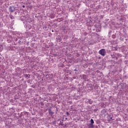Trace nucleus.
<instances>
[{
	"instance_id": "1",
	"label": "nucleus",
	"mask_w": 128,
	"mask_h": 128,
	"mask_svg": "<svg viewBox=\"0 0 128 128\" xmlns=\"http://www.w3.org/2000/svg\"><path fill=\"white\" fill-rule=\"evenodd\" d=\"M99 54L101 56H106V49H102L99 51Z\"/></svg>"
},
{
	"instance_id": "2",
	"label": "nucleus",
	"mask_w": 128,
	"mask_h": 128,
	"mask_svg": "<svg viewBox=\"0 0 128 128\" xmlns=\"http://www.w3.org/2000/svg\"><path fill=\"white\" fill-rule=\"evenodd\" d=\"M10 10V12H14V8H12V7L10 6L9 8Z\"/></svg>"
},
{
	"instance_id": "3",
	"label": "nucleus",
	"mask_w": 128,
	"mask_h": 128,
	"mask_svg": "<svg viewBox=\"0 0 128 128\" xmlns=\"http://www.w3.org/2000/svg\"><path fill=\"white\" fill-rule=\"evenodd\" d=\"M93 102L91 99H90L88 100V104H92Z\"/></svg>"
},
{
	"instance_id": "4",
	"label": "nucleus",
	"mask_w": 128,
	"mask_h": 128,
	"mask_svg": "<svg viewBox=\"0 0 128 128\" xmlns=\"http://www.w3.org/2000/svg\"><path fill=\"white\" fill-rule=\"evenodd\" d=\"M90 124H94V120L91 119L90 120Z\"/></svg>"
},
{
	"instance_id": "5",
	"label": "nucleus",
	"mask_w": 128,
	"mask_h": 128,
	"mask_svg": "<svg viewBox=\"0 0 128 128\" xmlns=\"http://www.w3.org/2000/svg\"><path fill=\"white\" fill-rule=\"evenodd\" d=\"M49 114H54V112H52V110H50V109L49 110Z\"/></svg>"
},
{
	"instance_id": "6",
	"label": "nucleus",
	"mask_w": 128,
	"mask_h": 128,
	"mask_svg": "<svg viewBox=\"0 0 128 128\" xmlns=\"http://www.w3.org/2000/svg\"><path fill=\"white\" fill-rule=\"evenodd\" d=\"M90 126L92 128H94V124H90Z\"/></svg>"
},
{
	"instance_id": "7",
	"label": "nucleus",
	"mask_w": 128,
	"mask_h": 128,
	"mask_svg": "<svg viewBox=\"0 0 128 128\" xmlns=\"http://www.w3.org/2000/svg\"><path fill=\"white\" fill-rule=\"evenodd\" d=\"M22 8H26V6H24H24H22Z\"/></svg>"
},
{
	"instance_id": "8",
	"label": "nucleus",
	"mask_w": 128,
	"mask_h": 128,
	"mask_svg": "<svg viewBox=\"0 0 128 128\" xmlns=\"http://www.w3.org/2000/svg\"><path fill=\"white\" fill-rule=\"evenodd\" d=\"M110 120H112V117H111Z\"/></svg>"
},
{
	"instance_id": "9",
	"label": "nucleus",
	"mask_w": 128,
	"mask_h": 128,
	"mask_svg": "<svg viewBox=\"0 0 128 128\" xmlns=\"http://www.w3.org/2000/svg\"><path fill=\"white\" fill-rule=\"evenodd\" d=\"M67 114H68V112H67Z\"/></svg>"
}]
</instances>
